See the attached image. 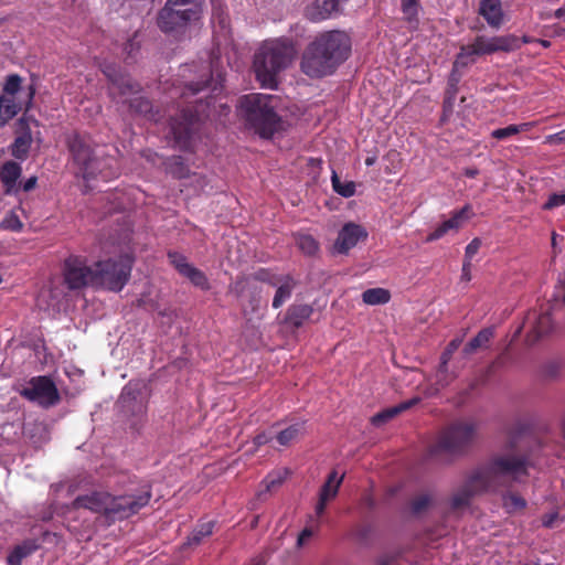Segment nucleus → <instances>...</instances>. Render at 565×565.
I'll use <instances>...</instances> for the list:
<instances>
[{
  "label": "nucleus",
  "mask_w": 565,
  "mask_h": 565,
  "mask_svg": "<svg viewBox=\"0 0 565 565\" xmlns=\"http://www.w3.org/2000/svg\"><path fill=\"white\" fill-rule=\"evenodd\" d=\"M540 445L520 431H510L499 451L467 475L450 499L452 510L466 508L476 495L499 493L529 477Z\"/></svg>",
  "instance_id": "nucleus-1"
},
{
  "label": "nucleus",
  "mask_w": 565,
  "mask_h": 565,
  "mask_svg": "<svg viewBox=\"0 0 565 565\" xmlns=\"http://www.w3.org/2000/svg\"><path fill=\"white\" fill-rule=\"evenodd\" d=\"M151 497L150 486L143 487L138 494L113 495L108 491L94 490L77 495L72 502V509L89 510L103 515L109 524H113L116 521H124L137 514L149 504Z\"/></svg>",
  "instance_id": "nucleus-2"
},
{
  "label": "nucleus",
  "mask_w": 565,
  "mask_h": 565,
  "mask_svg": "<svg viewBox=\"0 0 565 565\" xmlns=\"http://www.w3.org/2000/svg\"><path fill=\"white\" fill-rule=\"evenodd\" d=\"M277 98L265 94H247L239 98L237 113L245 126L262 138L269 139L282 129V119L276 111Z\"/></svg>",
  "instance_id": "nucleus-3"
},
{
  "label": "nucleus",
  "mask_w": 565,
  "mask_h": 565,
  "mask_svg": "<svg viewBox=\"0 0 565 565\" xmlns=\"http://www.w3.org/2000/svg\"><path fill=\"white\" fill-rule=\"evenodd\" d=\"M296 50L290 42H265L255 53L254 71L263 87L275 88L278 74L288 67L295 57Z\"/></svg>",
  "instance_id": "nucleus-4"
},
{
  "label": "nucleus",
  "mask_w": 565,
  "mask_h": 565,
  "mask_svg": "<svg viewBox=\"0 0 565 565\" xmlns=\"http://www.w3.org/2000/svg\"><path fill=\"white\" fill-rule=\"evenodd\" d=\"M477 437V424L471 420H457L450 424L428 449L431 459L449 463L465 456Z\"/></svg>",
  "instance_id": "nucleus-5"
},
{
  "label": "nucleus",
  "mask_w": 565,
  "mask_h": 565,
  "mask_svg": "<svg viewBox=\"0 0 565 565\" xmlns=\"http://www.w3.org/2000/svg\"><path fill=\"white\" fill-rule=\"evenodd\" d=\"M66 146L84 179H94L103 174L104 169L109 166V159H103L96 153L93 141L87 135L78 132L67 135Z\"/></svg>",
  "instance_id": "nucleus-6"
},
{
  "label": "nucleus",
  "mask_w": 565,
  "mask_h": 565,
  "mask_svg": "<svg viewBox=\"0 0 565 565\" xmlns=\"http://www.w3.org/2000/svg\"><path fill=\"white\" fill-rule=\"evenodd\" d=\"M134 258L128 255L94 264V288H104L118 292L128 282L132 269Z\"/></svg>",
  "instance_id": "nucleus-7"
},
{
  "label": "nucleus",
  "mask_w": 565,
  "mask_h": 565,
  "mask_svg": "<svg viewBox=\"0 0 565 565\" xmlns=\"http://www.w3.org/2000/svg\"><path fill=\"white\" fill-rule=\"evenodd\" d=\"M521 47L520 39L514 34L487 38L479 35L475 42L463 45L457 56V63L468 64L475 55H490L497 52H512Z\"/></svg>",
  "instance_id": "nucleus-8"
},
{
  "label": "nucleus",
  "mask_w": 565,
  "mask_h": 565,
  "mask_svg": "<svg viewBox=\"0 0 565 565\" xmlns=\"http://www.w3.org/2000/svg\"><path fill=\"white\" fill-rule=\"evenodd\" d=\"M201 14V8L178 9L177 6L166 2L158 12L157 25L163 33L181 39L185 35L188 25L198 21Z\"/></svg>",
  "instance_id": "nucleus-9"
},
{
  "label": "nucleus",
  "mask_w": 565,
  "mask_h": 565,
  "mask_svg": "<svg viewBox=\"0 0 565 565\" xmlns=\"http://www.w3.org/2000/svg\"><path fill=\"white\" fill-rule=\"evenodd\" d=\"M170 134L174 146L182 151L190 150L202 126V118L196 110L184 108L170 118Z\"/></svg>",
  "instance_id": "nucleus-10"
},
{
  "label": "nucleus",
  "mask_w": 565,
  "mask_h": 565,
  "mask_svg": "<svg viewBox=\"0 0 565 565\" xmlns=\"http://www.w3.org/2000/svg\"><path fill=\"white\" fill-rule=\"evenodd\" d=\"M100 68L108 81L107 94L114 103L125 105L142 90L141 85L116 64L104 63Z\"/></svg>",
  "instance_id": "nucleus-11"
},
{
  "label": "nucleus",
  "mask_w": 565,
  "mask_h": 565,
  "mask_svg": "<svg viewBox=\"0 0 565 565\" xmlns=\"http://www.w3.org/2000/svg\"><path fill=\"white\" fill-rule=\"evenodd\" d=\"M321 46L322 44L316 45L312 41L302 53L300 70L310 78H322L332 75L339 67L335 63H332L330 56L321 50Z\"/></svg>",
  "instance_id": "nucleus-12"
},
{
  "label": "nucleus",
  "mask_w": 565,
  "mask_h": 565,
  "mask_svg": "<svg viewBox=\"0 0 565 565\" xmlns=\"http://www.w3.org/2000/svg\"><path fill=\"white\" fill-rule=\"evenodd\" d=\"M20 395L43 408L53 407L61 402L58 390L49 376L32 377L20 391Z\"/></svg>",
  "instance_id": "nucleus-13"
},
{
  "label": "nucleus",
  "mask_w": 565,
  "mask_h": 565,
  "mask_svg": "<svg viewBox=\"0 0 565 565\" xmlns=\"http://www.w3.org/2000/svg\"><path fill=\"white\" fill-rule=\"evenodd\" d=\"M316 45H320L321 50L330 56L332 63L340 66L344 63L351 53V39L350 36L339 30L322 32L313 40Z\"/></svg>",
  "instance_id": "nucleus-14"
},
{
  "label": "nucleus",
  "mask_w": 565,
  "mask_h": 565,
  "mask_svg": "<svg viewBox=\"0 0 565 565\" xmlns=\"http://www.w3.org/2000/svg\"><path fill=\"white\" fill-rule=\"evenodd\" d=\"M63 276L70 290L94 287V267L88 266L82 256L71 255L65 259Z\"/></svg>",
  "instance_id": "nucleus-15"
},
{
  "label": "nucleus",
  "mask_w": 565,
  "mask_h": 565,
  "mask_svg": "<svg viewBox=\"0 0 565 565\" xmlns=\"http://www.w3.org/2000/svg\"><path fill=\"white\" fill-rule=\"evenodd\" d=\"M181 75L189 79L185 84L186 92L183 95H196L212 84L211 65L206 62L193 66H183Z\"/></svg>",
  "instance_id": "nucleus-16"
},
{
  "label": "nucleus",
  "mask_w": 565,
  "mask_h": 565,
  "mask_svg": "<svg viewBox=\"0 0 565 565\" xmlns=\"http://www.w3.org/2000/svg\"><path fill=\"white\" fill-rule=\"evenodd\" d=\"M118 403L126 414H130L134 417L131 426L138 429L142 425L146 415V405L141 394L128 384L124 387Z\"/></svg>",
  "instance_id": "nucleus-17"
},
{
  "label": "nucleus",
  "mask_w": 565,
  "mask_h": 565,
  "mask_svg": "<svg viewBox=\"0 0 565 565\" xmlns=\"http://www.w3.org/2000/svg\"><path fill=\"white\" fill-rule=\"evenodd\" d=\"M366 231L358 224L347 223L339 232L334 249L339 254H347L360 239L366 238Z\"/></svg>",
  "instance_id": "nucleus-18"
},
{
  "label": "nucleus",
  "mask_w": 565,
  "mask_h": 565,
  "mask_svg": "<svg viewBox=\"0 0 565 565\" xmlns=\"http://www.w3.org/2000/svg\"><path fill=\"white\" fill-rule=\"evenodd\" d=\"M470 205H465L462 209L455 212L449 220L443 222L431 233H429L426 237V242L437 241L450 231H458L462 226L463 222L470 217Z\"/></svg>",
  "instance_id": "nucleus-19"
},
{
  "label": "nucleus",
  "mask_w": 565,
  "mask_h": 565,
  "mask_svg": "<svg viewBox=\"0 0 565 565\" xmlns=\"http://www.w3.org/2000/svg\"><path fill=\"white\" fill-rule=\"evenodd\" d=\"M344 473L341 476H338V472L335 470H332L326 482L322 484L320 491H319V500L316 504V514L321 515L323 514L327 503L334 499L339 492V488L343 481Z\"/></svg>",
  "instance_id": "nucleus-20"
},
{
  "label": "nucleus",
  "mask_w": 565,
  "mask_h": 565,
  "mask_svg": "<svg viewBox=\"0 0 565 565\" xmlns=\"http://www.w3.org/2000/svg\"><path fill=\"white\" fill-rule=\"evenodd\" d=\"M125 105L128 106L131 115L143 117L149 121L158 122L162 118L160 110L145 96H134Z\"/></svg>",
  "instance_id": "nucleus-21"
},
{
  "label": "nucleus",
  "mask_w": 565,
  "mask_h": 565,
  "mask_svg": "<svg viewBox=\"0 0 565 565\" xmlns=\"http://www.w3.org/2000/svg\"><path fill=\"white\" fill-rule=\"evenodd\" d=\"M478 13L487 21L489 26L500 29L504 21L501 0H481Z\"/></svg>",
  "instance_id": "nucleus-22"
},
{
  "label": "nucleus",
  "mask_w": 565,
  "mask_h": 565,
  "mask_svg": "<svg viewBox=\"0 0 565 565\" xmlns=\"http://www.w3.org/2000/svg\"><path fill=\"white\" fill-rule=\"evenodd\" d=\"M22 168L15 161H7L0 170V180L4 186L6 194H18L21 190L18 180L21 177Z\"/></svg>",
  "instance_id": "nucleus-23"
},
{
  "label": "nucleus",
  "mask_w": 565,
  "mask_h": 565,
  "mask_svg": "<svg viewBox=\"0 0 565 565\" xmlns=\"http://www.w3.org/2000/svg\"><path fill=\"white\" fill-rule=\"evenodd\" d=\"M526 320L532 322V330L529 334V340L532 342H535L543 335L547 334L553 328V322L548 311L539 316L530 313L526 317Z\"/></svg>",
  "instance_id": "nucleus-24"
},
{
  "label": "nucleus",
  "mask_w": 565,
  "mask_h": 565,
  "mask_svg": "<svg viewBox=\"0 0 565 565\" xmlns=\"http://www.w3.org/2000/svg\"><path fill=\"white\" fill-rule=\"evenodd\" d=\"M419 401H420L419 397H414L408 401L402 402L398 405H395L393 407L385 408L382 412H379L377 414L372 416L371 423H372V425H374L376 427H381L384 424H386L387 422H390L391 419H393L394 417H396L402 412L407 411L411 407H413L414 405H416L417 403H419Z\"/></svg>",
  "instance_id": "nucleus-25"
},
{
  "label": "nucleus",
  "mask_w": 565,
  "mask_h": 565,
  "mask_svg": "<svg viewBox=\"0 0 565 565\" xmlns=\"http://www.w3.org/2000/svg\"><path fill=\"white\" fill-rule=\"evenodd\" d=\"M313 313V308L307 303H294L288 307L284 322L294 328H300Z\"/></svg>",
  "instance_id": "nucleus-26"
},
{
  "label": "nucleus",
  "mask_w": 565,
  "mask_h": 565,
  "mask_svg": "<svg viewBox=\"0 0 565 565\" xmlns=\"http://www.w3.org/2000/svg\"><path fill=\"white\" fill-rule=\"evenodd\" d=\"M38 544L32 540H26L15 545L7 556L8 565H22L23 559L29 557L38 550Z\"/></svg>",
  "instance_id": "nucleus-27"
},
{
  "label": "nucleus",
  "mask_w": 565,
  "mask_h": 565,
  "mask_svg": "<svg viewBox=\"0 0 565 565\" xmlns=\"http://www.w3.org/2000/svg\"><path fill=\"white\" fill-rule=\"evenodd\" d=\"M215 526L214 521L203 522L198 524L191 534L188 536L186 541L183 543V548H193L195 546H199L202 541L212 535L213 530Z\"/></svg>",
  "instance_id": "nucleus-28"
},
{
  "label": "nucleus",
  "mask_w": 565,
  "mask_h": 565,
  "mask_svg": "<svg viewBox=\"0 0 565 565\" xmlns=\"http://www.w3.org/2000/svg\"><path fill=\"white\" fill-rule=\"evenodd\" d=\"M433 494L429 492H420L414 495L409 501V511L413 516H420L426 513L433 505Z\"/></svg>",
  "instance_id": "nucleus-29"
},
{
  "label": "nucleus",
  "mask_w": 565,
  "mask_h": 565,
  "mask_svg": "<svg viewBox=\"0 0 565 565\" xmlns=\"http://www.w3.org/2000/svg\"><path fill=\"white\" fill-rule=\"evenodd\" d=\"M493 337V330L491 328H484L480 330L476 337H473L463 348L466 355L475 353L478 349L486 348L491 338Z\"/></svg>",
  "instance_id": "nucleus-30"
},
{
  "label": "nucleus",
  "mask_w": 565,
  "mask_h": 565,
  "mask_svg": "<svg viewBox=\"0 0 565 565\" xmlns=\"http://www.w3.org/2000/svg\"><path fill=\"white\" fill-rule=\"evenodd\" d=\"M21 110V104L13 98L0 96V126L7 124Z\"/></svg>",
  "instance_id": "nucleus-31"
},
{
  "label": "nucleus",
  "mask_w": 565,
  "mask_h": 565,
  "mask_svg": "<svg viewBox=\"0 0 565 565\" xmlns=\"http://www.w3.org/2000/svg\"><path fill=\"white\" fill-rule=\"evenodd\" d=\"M391 299V292L384 288H370L363 291L362 300L370 306L385 305Z\"/></svg>",
  "instance_id": "nucleus-32"
},
{
  "label": "nucleus",
  "mask_w": 565,
  "mask_h": 565,
  "mask_svg": "<svg viewBox=\"0 0 565 565\" xmlns=\"http://www.w3.org/2000/svg\"><path fill=\"white\" fill-rule=\"evenodd\" d=\"M295 286V280L290 276H285L282 284L277 288L273 299V307L275 309L281 307L282 303L291 297Z\"/></svg>",
  "instance_id": "nucleus-33"
},
{
  "label": "nucleus",
  "mask_w": 565,
  "mask_h": 565,
  "mask_svg": "<svg viewBox=\"0 0 565 565\" xmlns=\"http://www.w3.org/2000/svg\"><path fill=\"white\" fill-rule=\"evenodd\" d=\"M182 276L188 278L192 285L201 290H209L211 288L206 275L193 265H191Z\"/></svg>",
  "instance_id": "nucleus-34"
},
{
  "label": "nucleus",
  "mask_w": 565,
  "mask_h": 565,
  "mask_svg": "<svg viewBox=\"0 0 565 565\" xmlns=\"http://www.w3.org/2000/svg\"><path fill=\"white\" fill-rule=\"evenodd\" d=\"M31 141L32 139L29 134L17 137L11 146V154L20 160L25 159L31 147Z\"/></svg>",
  "instance_id": "nucleus-35"
},
{
  "label": "nucleus",
  "mask_w": 565,
  "mask_h": 565,
  "mask_svg": "<svg viewBox=\"0 0 565 565\" xmlns=\"http://www.w3.org/2000/svg\"><path fill=\"white\" fill-rule=\"evenodd\" d=\"M302 430H303L302 424L297 423V424L290 425L289 427L280 430L277 434L276 439L279 443V445L289 446L292 441H295L302 434Z\"/></svg>",
  "instance_id": "nucleus-36"
},
{
  "label": "nucleus",
  "mask_w": 565,
  "mask_h": 565,
  "mask_svg": "<svg viewBox=\"0 0 565 565\" xmlns=\"http://www.w3.org/2000/svg\"><path fill=\"white\" fill-rule=\"evenodd\" d=\"M333 190L343 198H351L355 193V183L353 181L341 182L338 174L333 171L332 177Z\"/></svg>",
  "instance_id": "nucleus-37"
},
{
  "label": "nucleus",
  "mask_w": 565,
  "mask_h": 565,
  "mask_svg": "<svg viewBox=\"0 0 565 565\" xmlns=\"http://www.w3.org/2000/svg\"><path fill=\"white\" fill-rule=\"evenodd\" d=\"M296 244L307 255H315L319 249L318 242L309 234H298L296 236Z\"/></svg>",
  "instance_id": "nucleus-38"
},
{
  "label": "nucleus",
  "mask_w": 565,
  "mask_h": 565,
  "mask_svg": "<svg viewBox=\"0 0 565 565\" xmlns=\"http://www.w3.org/2000/svg\"><path fill=\"white\" fill-rule=\"evenodd\" d=\"M529 127H530V124L509 125L504 128L494 129L491 132V137L499 139V140L507 139V138L518 135L522 131H526L529 129Z\"/></svg>",
  "instance_id": "nucleus-39"
},
{
  "label": "nucleus",
  "mask_w": 565,
  "mask_h": 565,
  "mask_svg": "<svg viewBox=\"0 0 565 565\" xmlns=\"http://www.w3.org/2000/svg\"><path fill=\"white\" fill-rule=\"evenodd\" d=\"M503 505L508 511L522 510L526 507V501L516 493L507 491L502 495Z\"/></svg>",
  "instance_id": "nucleus-40"
},
{
  "label": "nucleus",
  "mask_w": 565,
  "mask_h": 565,
  "mask_svg": "<svg viewBox=\"0 0 565 565\" xmlns=\"http://www.w3.org/2000/svg\"><path fill=\"white\" fill-rule=\"evenodd\" d=\"M169 263L175 268V270L182 276L183 273L192 265L188 262L186 257L175 250H170L167 254Z\"/></svg>",
  "instance_id": "nucleus-41"
},
{
  "label": "nucleus",
  "mask_w": 565,
  "mask_h": 565,
  "mask_svg": "<svg viewBox=\"0 0 565 565\" xmlns=\"http://www.w3.org/2000/svg\"><path fill=\"white\" fill-rule=\"evenodd\" d=\"M0 228L12 232H20L23 228V223L20 221L14 211H10L0 222Z\"/></svg>",
  "instance_id": "nucleus-42"
},
{
  "label": "nucleus",
  "mask_w": 565,
  "mask_h": 565,
  "mask_svg": "<svg viewBox=\"0 0 565 565\" xmlns=\"http://www.w3.org/2000/svg\"><path fill=\"white\" fill-rule=\"evenodd\" d=\"M22 78L18 74H11L7 77L3 92L6 93L4 96L11 97L14 99V95L20 90L21 88Z\"/></svg>",
  "instance_id": "nucleus-43"
},
{
  "label": "nucleus",
  "mask_w": 565,
  "mask_h": 565,
  "mask_svg": "<svg viewBox=\"0 0 565 565\" xmlns=\"http://www.w3.org/2000/svg\"><path fill=\"white\" fill-rule=\"evenodd\" d=\"M169 170L171 174L178 179H183L189 177V169L183 163L181 157L173 158L172 162L169 166Z\"/></svg>",
  "instance_id": "nucleus-44"
},
{
  "label": "nucleus",
  "mask_w": 565,
  "mask_h": 565,
  "mask_svg": "<svg viewBox=\"0 0 565 565\" xmlns=\"http://www.w3.org/2000/svg\"><path fill=\"white\" fill-rule=\"evenodd\" d=\"M481 246V239L476 237L473 238L466 247L465 250V260H463V270H467L471 267V259L478 253Z\"/></svg>",
  "instance_id": "nucleus-45"
},
{
  "label": "nucleus",
  "mask_w": 565,
  "mask_h": 565,
  "mask_svg": "<svg viewBox=\"0 0 565 565\" xmlns=\"http://www.w3.org/2000/svg\"><path fill=\"white\" fill-rule=\"evenodd\" d=\"M372 532L373 527L371 524H362L354 529L353 536L359 543L366 544L370 541Z\"/></svg>",
  "instance_id": "nucleus-46"
},
{
  "label": "nucleus",
  "mask_w": 565,
  "mask_h": 565,
  "mask_svg": "<svg viewBox=\"0 0 565 565\" xmlns=\"http://www.w3.org/2000/svg\"><path fill=\"white\" fill-rule=\"evenodd\" d=\"M402 11L412 21L418 13V0H402Z\"/></svg>",
  "instance_id": "nucleus-47"
},
{
  "label": "nucleus",
  "mask_w": 565,
  "mask_h": 565,
  "mask_svg": "<svg viewBox=\"0 0 565 565\" xmlns=\"http://www.w3.org/2000/svg\"><path fill=\"white\" fill-rule=\"evenodd\" d=\"M565 204V194L553 193L548 196L547 201L543 204L544 210H553L557 206Z\"/></svg>",
  "instance_id": "nucleus-48"
},
{
  "label": "nucleus",
  "mask_w": 565,
  "mask_h": 565,
  "mask_svg": "<svg viewBox=\"0 0 565 565\" xmlns=\"http://www.w3.org/2000/svg\"><path fill=\"white\" fill-rule=\"evenodd\" d=\"M203 0H167L168 3H171L173 6H177V7H183V6H191V7H196V8H201V2Z\"/></svg>",
  "instance_id": "nucleus-49"
},
{
  "label": "nucleus",
  "mask_w": 565,
  "mask_h": 565,
  "mask_svg": "<svg viewBox=\"0 0 565 565\" xmlns=\"http://www.w3.org/2000/svg\"><path fill=\"white\" fill-rule=\"evenodd\" d=\"M454 353L452 352H448L447 350H445L441 354V358H440V364H439V375L440 374H444L447 372V364H448V361L450 360L451 355Z\"/></svg>",
  "instance_id": "nucleus-50"
},
{
  "label": "nucleus",
  "mask_w": 565,
  "mask_h": 565,
  "mask_svg": "<svg viewBox=\"0 0 565 565\" xmlns=\"http://www.w3.org/2000/svg\"><path fill=\"white\" fill-rule=\"evenodd\" d=\"M36 182H38V178L35 175H32L28 180H25L23 183H19V184L21 186V190H23L24 192H30L35 188Z\"/></svg>",
  "instance_id": "nucleus-51"
},
{
  "label": "nucleus",
  "mask_w": 565,
  "mask_h": 565,
  "mask_svg": "<svg viewBox=\"0 0 565 565\" xmlns=\"http://www.w3.org/2000/svg\"><path fill=\"white\" fill-rule=\"evenodd\" d=\"M271 440V437L266 434V433H259L255 436L254 438V444L259 447V446H263V445H266L268 444L269 441Z\"/></svg>",
  "instance_id": "nucleus-52"
},
{
  "label": "nucleus",
  "mask_w": 565,
  "mask_h": 565,
  "mask_svg": "<svg viewBox=\"0 0 565 565\" xmlns=\"http://www.w3.org/2000/svg\"><path fill=\"white\" fill-rule=\"evenodd\" d=\"M457 93V86L455 83H449L448 89H447V97L445 99V104L451 105Z\"/></svg>",
  "instance_id": "nucleus-53"
},
{
  "label": "nucleus",
  "mask_w": 565,
  "mask_h": 565,
  "mask_svg": "<svg viewBox=\"0 0 565 565\" xmlns=\"http://www.w3.org/2000/svg\"><path fill=\"white\" fill-rule=\"evenodd\" d=\"M312 534H313V532L311 529H308V527L303 529L302 532L298 536V541H297L298 546H302L303 543L312 536Z\"/></svg>",
  "instance_id": "nucleus-54"
},
{
  "label": "nucleus",
  "mask_w": 565,
  "mask_h": 565,
  "mask_svg": "<svg viewBox=\"0 0 565 565\" xmlns=\"http://www.w3.org/2000/svg\"><path fill=\"white\" fill-rule=\"evenodd\" d=\"M436 377H437L436 384L440 388L446 387L449 384V382H450V380L448 379V371L446 373L439 375V370H438L437 374H436Z\"/></svg>",
  "instance_id": "nucleus-55"
},
{
  "label": "nucleus",
  "mask_w": 565,
  "mask_h": 565,
  "mask_svg": "<svg viewBox=\"0 0 565 565\" xmlns=\"http://www.w3.org/2000/svg\"><path fill=\"white\" fill-rule=\"evenodd\" d=\"M550 142L552 143H562L565 142V129L556 132L548 137Z\"/></svg>",
  "instance_id": "nucleus-56"
},
{
  "label": "nucleus",
  "mask_w": 565,
  "mask_h": 565,
  "mask_svg": "<svg viewBox=\"0 0 565 565\" xmlns=\"http://www.w3.org/2000/svg\"><path fill=\"white\" fill-rule=\"evenodd\" d=\"M266 489L270 491L273 488L279 487L282 483V479L280 477L274 479H266Z\"/></svg>",
  "instance_id": "nucleus-57"
},
{
  "label": "nucleus",
  "mask_w": 565,
  "mask_h": 565,
  "mask_svg": "<svg viewBox=\"0 0 565 565\" xmlns=\"http://www.w3.org/2000/svg\"><path fill=\"white\" fill-rule=\"evenodd\" d=\"M461 342H462L461 339L456 338V339L451 340L448 343V345H447V348L445 350H447L448 352H452L454 353V352H456L458 350V348L460 347Z\"/></svg>",
  "instance_id": "nucleus-58"
},
{
  "label": "nucleus",
  "mask_w": 565,
  "mask_h": 565,
  "mask_svg": "<svg viewBox=\"0 0 565 565\" xmlns=\"http://www.w3.org/2000/svg\"><path fill=\"white\" fill-rule=\"evenodd\" d=\"M545 375L548 377H555L557 375V365L548 364L545 369Z\"/></svg>",
  "instance_id": "nucleus-59"
},
{
  "label": "nucleus",
  "mask_w": 565,
  "mask_h": 565,
  "mask_svg": "<svg viewBox=\"0 0 565 565\" xmlns=\"http://www.w3.org/2000/svg\"><path fill=\"white\" fill-rule=\"evenodd\" d=\"M363 502L364 504L370 509V510H373L376 505V502L374 500V498L371 495V494H367L363 498Z\"/></svg>",
  "instance_id": "nucleus-60"
},
{
  "label": "nucleus",
  "mask_w": 565,
  "mask_h": 565,
  "mask_svg": "<svg viewBox=\"0 0 565 565\" xmlns=\"http://www.w3.org/2000/svg\"><path fill=\"white\" fill-rule=\"evenodd\" d=\"M463 174L467 177V178H476L478 174H479V170L475 167L472 168H466L463 170Z\"/></svg>",
  "instance_id": "nucleus-61"
},
{
  "label": "nucleus",
  "mask_w": 565,
  "mask_h": 565,
  "mask_svg": "<svg viewBox=\"0 0 565 565\" xmlns=\"http://www.w3.org/2000/svg\"><path fill=\"white\" fill-rule=\"evenodd\" d=\"M230 290H231V292H234L236 297H241V295L243 292V287L241 286V282L237 281V282H235L234 286L230 287Z\"/></svg>",
  "instance_id": "nucleus-62"
},
{
  "label": "nucleus",
  "mask_w": 565,
  "mask_h": 565,
  "mask_svg": "<svg viewBox=\"0 0 565 565\" xmlns=\"http://www.w3.org/2000/svg\"><path fill=\"white\" fill-rule=\"evenodd\" d=\"M375 162H376V157H375V156H371V157H367V158L365 159V164H366L367 167L373 166Z\"/></svg>",
  "instance_id": "nucleus-63"
},
{
  "label": "nucleus",
  "mask_w": 565,
  "mask_h": 565,
  "mask_svg": "<svg viewBox=\"0 0 565 565\" xmlns=\"http://www.w3.org/2000/svg\"><path fill=\"white\" fill-rule=\"evenodd\" d=\"M564 14H565V9H564V8H559V9H557V10L555 11V13H554L555 18H558V19H559V18H562V17H564Z\"/></svg>",
  "instance_id": "nucleus-64"
}]
</instances>
